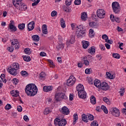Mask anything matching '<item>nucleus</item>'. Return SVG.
Instances as JSON below:
<instances>
[{
    "label": "nucleus",
    "mask_w": 126,
    "mask_h": 126,
    "mask_svg": "<svg viewBox=\"0 0 126 126\" xmlns=\"http://www.w3.org/2000/svg\"><path fill=\"white\" fill-rule=\"evenodd\" d=\"M25 93L28 96L32 97L35 96L38 92V88L37 86L33 84H29L26 86L25 89Z\"/></svg>",
    "instance_id": "obj_1"
},
{
    "label": "nucleus",
    "mask_w": 126,
    "mask_h": 126,
    "mask_svg": "<svg viewBox=\"0 0 126 126\" xmlns=\"http://www.w3.org/2000/svg\"><path fill=\"white\" fill-rule=\"evenodd\" d=\"M66 124V120L64 119L57 118L54 120V125L56 126H65Z\"/></svg>",
    "instance_id": "obj_2"
},
{
    "label": "nucleus",
    "mask_w": 126,
    "mask_h": 126,
    "mask_svg": "<svg viewBox=\"0 0 126 126\" xmlns=\"http://www.w3.org/2000/svg\"><path fill=\"white\" fill-rule=\"evenodd\" d=\"M55 100L57 102H60L62 100H66L67 99V96L65 95V94L63 93H59L56 94L55 96Z\"/></svg>",
    "instance_id": "obj_3"
},
{
    "label": "nucleus",
    "mask_w": 126,
    "mask_h": 126,
    "mask_svg": "<svg viewBox=\"0 0 126 126\" xmlns=\"http://www.w3.org/2000/svg\"><path fill=\"white\" fill-rule=\"evenodd\" d=\"M112 9L115 14H119L121 12V7L120 4L117 1L113 2L112 4Z\"/></svg>",
    "instance_id": "obj_4"
},
{
    "label": "nucleus",
    "mask_w": 126,
    "mask_h": 126,
    "mask_svg": "<svg viewBox=\"0 0 126 126\" xmlns=\"http://www.w3.org/2000/svg\"><path fill=\"white\" fill-rule=\"evenodd\" d=\"M76 81V79L73 76H70L68 80H67L66 85L71 87L73 85H74Z\"/></svg>",
    "instance_id": "obj_5"
},
{
    "label": "nucleus",
    "mask_w": 126,
    "mask_h": 126,
    "mask_svg": "<svg viewBox=\"0 0 126 126\" xmlns=\"http://www.w3.org/2000/svg\"><path fill=\"white\" fill-rule=\"evenodd\" d=\"M96 15L98 18H105L106 15V12L104 9H99L96 11Z\"/></svg>",
    "instance_id": "obj_6"
},
{
    "label": "nucleus",
    "mask_w": 126,
    "mask_h": 126,
    "mask_svg": "<svg viewBox=\"0 0 126 126\" xmlns=\"http://www.w3.org/2000/svg\"><path fill=\"white\" fill-rule=\"evenodd\" d=\"M13 23H14V22L11 20L8 27V29L10 30L11 32H16V31H17V29L16 28V27L13 25Z\"/></svg>",
    "instance_id": "obj_7"
},
{
    "label": "nucleus",
    "mask_w": 126,
    "mask_h": 126,
    "mask_svg": "<svg viewBox=\"0 0 126 126\" xmlns=\"http://www.w3.org/2000/svg\"><path fill=\"white\" fill-rule=\"evenodd\" d=\"M100 87L101 90H103V91H107V90H109L110 89L109 85H108V83L105 82L101 83Z\"/></svg>",
    "instance_id": "obj_8"
},
{
    "label": "nucleus",
    "mask_w": 126,
    "mask_h": 126,
    "mask_svg": "<svg viewBox=\"0 0 126 126\" xmlns=\"http://www.w3.org/2000/svg\"><path fill=\"white\" fill-rule=\"evenodd\" d=\"M60 112L65 116H67V115L69 114V109L66 106L63 107L61 110H60Z\"/></svg>",
    "instance_id": "obj_9"
},
{
    "label": "nucleus",
    "mask_w": 126,
    "mask_h": 126,
    "mask_svg": "<svg viewBox=\"0 0 126 126\" xmlns=\"http://www.w3.org/2000/svg\"><path fill=\"white\" fill-rule=\"evenodd\" d=\"M112 115L114 117H119L120 116V110L119 109L114 107L112 109Z\"/></svg>",
    "instance_id": "obj_10"
},
{
    "label": "nucleus",
    "mask_w": 126,
    "mask_h": 126,
    "mask_svg": "<svg viewBox=\"0 0 126 126\" xmlns=\"http://www.w3.org/2000/svg\"><path fill=\"white\" fill-rule=\"evenodd\" d=\"M14 6L17 9L22 3V0H12Z\"/></svg>",
    "instance_id": "obj_11"
},
{
    "label": "nucleus",
    "mask_w": 126,
    "mask_h": 126,
    "mask_svg": "<svg viewBox=\"0 0 126 126\" xmlns=\"http://www.w3.org/2000/svg\"><path fill=\"white\" fill-rule=\"evenodd\" d=\"M78 95L81 99H85L87 96V94L85 91H82L78 92Z\"/></svg>",
    "instance_id": "obj_12"
},
{
    "label": "nucleus",
    "mask_w": 126,
    "mask_h": 126,
    "mask_svg": "<svg viewBox=\"0 0 126 126\" xmlns=\"http://www.w3.org/2000/svg\"><path fill=\"white\" fill-rule=\"evenodd\" d=\"M35 27V22L32 21L28 24V31H32Z\"/></svg>",
    "instance_id": "obj_13"
},
{
    "label": "nucleus",
    "mask_w": 126,
    "mask_h": 126,
    "mask_svg": "<svg viewBox=\"0 0 126 126\" xmlns=\"http://www.w3.org/2000/svg\"><path fill=\"white\" fill-rule=\"evenodd\" d=\"M7 71H8L10 74H11L12 75L15 76L17 75V74H18V72H17V70L13 68H11V67L7 69Z\"/></svg>",
    "instance_id": "obj_14"
},
{
    "label": "nucleus",
    "mask_w": 126,
    "mask_h": 126,
    "mask_svg": "<svg viewBox=\"0 0 126 126\" xmlns=\"http://www.w3.org/2000/svg\"><path fill=\"white\" fill-rule=\"evenodd\" d=\"M85 31H77L76 32L77 38H81L83 37V35H85Z\"/></svg>",
    "instance_id": "obj_15"
},
{
    "label": "nucleus",
    "mask_w": 126,
    "mask_h": 126,
    "mask_svg": "<svg viewBox=\"0 0 126 126\" xmlns=\"http://www.w3.org/2000/svg\"><path fill=\"white\" fill-rule=\"evenodd\" d=\"M75 41V38L74 37V36L71 35L70 39L69 41L66 42V45L67 46H69V45H71L72 44H74V42Z\"/></svg>",
    "instance_id": "obj_16"
},
{
    "label": "nucleus",
    "mask_w": 126,
    "mask_h": 126,
    "mask_svg": "<svg viewBox=\"0 0 126 126\" xmlns=\"http://www.w3.org/2000/svg\"><path fill=\"white\" fill-rule=\"evenodd\" d=\"M43 90L44 92H50L53 90V87L51 86H45L43 88Z\"/></svg>",
    "instance_id": "obj_17"
},
{
    "label": "nucleus",
    "mask_w": 126,
    "mask_h": 126,
    "mask_svg": "<svg viewBox=\"0 0 126 126\" xmlns=\"http://www.w3.org/2000/svg\"><path fill=\"white\" fill-rule=\"evenodd\" d=\"M17 9H18L19 10L25 11L27 9V6L22 2L21 5L19 6V7Z\"/></svg>",
    "instance_id": "obj_18"
},
{
    "label": "nucleus",
    "mask_w": 126,
    "mask_h": 126,
    "mask_svg": "<svg viewBox=\"0 0 126 126\" xmlns=\"http://www.w3.org/2000/svg\"><path fill=\"white\" fill-rule=\"evenodd\" d=\"M46 76H47L46 73L42 71L39 74V76L38 78L39 79H40V80H45V79L46 78Z\"/></svg>",
    "instance_id": "obj_19"
},
{
    "label": "nucleus",
    "mask_w": 126,
    "mask_h": 126,
    "mask_svg": "<svg viewBox=\"0 0 126 126\" xmlns=\"http://www.w3.org/2000/svg\"><path fill=\"white\" fill-rule=\"evenodd\" d=\"M76 90L79 92L80 91H84V86H83L81 84L78 85L76 87Z\"/></svg>",
    "instance_id": "obj_20"
},
{
    "label": "nucleus",
    "mask_w": 126,
    "mask_h": 126,
    "mask_svg": "<svg viewBox=\"0 0 126 126\" xmlns=\"http://www.w3.org/2000/svg\"><path fill=\"white\" fill-rule=\"evenodd\" d=\"M42 31L43 34H48V28L47 27V25H43L42 26Z\"/></svg>",
    "instance_id": "obj_21"
},
{
    "label": "nucleus",
    "mask_w": 126,
    "mask_h": 126,
    "mask_svg": "<svg viewBox=\"0 0 126 126\" xmlns=\"http://www.w3.org/2000/svg\"><path fill=\"white\" fill-rule=\"evenodd\" d=\"M11 94L13 97H18L19 96V92L13 90L11 91Z\"/></svg>",
    "instance_id": "obj_22"
},
{
    "label": "nucleus",
    "mask_w": 126,
    "mask_h": 126,
    "mask_svg": "<svg viewBox=\"0 0 126 126\" xmlns=\"http://www.w3.org/2000/svg\"><path fill=\"white\" fill-rule=\"evenodd\" d=\"M94 85L95 87H100L101 86V82L98 79H96L94 81Z\"/></svg>",
    "instance_id": "obj_23"
},
{
    "label": "nucleus",
    "mask_w": 126,
    "mask_h": 126,
    "mask_svg": "<svg viewBox=\"0 0 126 126\" xmlns=\"http://www.w3.org/2000/svg\"><path fill=\"white\" fill-rule=\"evenodd\" d=\"M88 53L91 54V55H94V54H95V48H94V46H92L88 50Z\"/></svg>",
    "instance_id": "obj_24"
},
{
    "label": "nucleus",
    "mask_w": 126,
    "mask_h": 126,
    "mask_svg": "<svg viewBox=\"0 0 126 126\" xmlns=\"http://www.w3.org/2000/svg\"><path fill=\"white\" fill-rule=\"evenodd\" d=\"M81 19L84 21H86L87 19V13L85 12L82 13L81 14Z\"/></svg>",
    "instance_id": "obj_25"
},
{
    "label": "nucleus",
    "mask_w": 126,
    "mask_h": 126,
    "mask_svg": "<svg viewBox=\"0 0 126 126\" xmlns=\"http://www.w3.org/2000/svg\"><path fill=\"white\" fill-rule=\"evenodd\" d=\"M32 39L34 42H39L40 41V37L38 35H32Z\"/></svg>",
    "instance_id": "obj_26"
},
{
    "label": "nucleus",
    "mask_w": 126,
    "mask_h": 126,
    "mask_svg": "<svg viewBox=\"0 0 126 126\" xmlns=\"http://www.w3.org/2000/svg\"><path fill=\"white\" fill-rule=\"evenodd\" d=\"M90 101L91 104L95 105V104H96V98L95 97V96L92 95L90 97Z\"/></svg>",
    "instance_id": "obj_27"
},
{
    "label": "nucleus",
    "mask_w": 126,
    "mask_h": 126,
    "mask_svg": "<svg viewBox=\"0 0 126 126\" xmlns=\"http://www.w3.org/2000/svg\"><path fill=\"white\" fill-rule=\"evenodd\" d=\"M88 117L85 114H83L82 115V119L83 122L85 123H88Z\"/></svg>",
    "instance_id": "obj_28"
},
{
    "label": "nucleus",
    "mask_w": 126,
    "mask_h": 126,
    "mask_svg": "<svg viewBox=\"0 0 126 126\" xmlns=\"http://www.w3.org/2000/svg\"><path fill=\"white\" fill-rule=\"evenodd\" d=\"M78 28L77 31H86V29L85 27H83L82 25H79L77 27Z\"/></svg>",
    "instance_id": "obj_29"
},
{
    "label": "nucleus",
    "mask_w": 126,
    "mask_h": 126,
    "mask_svg": "<svg viewBox=\"0 0 126 126\" xmlns=\"http://www.w3.org/2000/svg\"><path fill=\"white\" fill-rule=\"evenodd\" d=\"M63 10L65 12H71V8L70 7H69L68 6H64L63 7Z\"/></svg>",
    "instance_id": "obj_30"
},
{
    "label": "nucleus",
    "mask_w": 126,
    "mask_h": 126,
    "mask_svg": "<svg viewBox=\"0 0 126 126\" xmlns=\"http://www.w3.org/2000/svg\"><path fill=\"white\" fill-rule=\"evenodd\" d=\"M89 45H90L89 41H86L83 43V48H84V49H87V48L89 47Z\"/></svg>",
    "instance_id": "obj_31"
},
{
    "label": "nucleus",
    "mask_w": 126,
    "mask_h": 126,
    "mask_svg": "<svg viewBox=\"0 0 126 126\" xmlns=\"http://www.w3.org/2000/svg\"><path fill=\"white\" fill-rule=\"evenodd\" d=\"M89 35L91 38H93L95 36V33H94V31L93 29H91L89 31Z\"/></svg>",
    "instance_id": "obj_32"
},
{
    "label": "nucleus",
    "mask_w": 126,
    "mask_h": 126,
    "mask_svg": "<svg viewBox=\"0 0 126 126\" xmlns=\"http://www.w3.org/2000/svg\"><path fill=\"white\" fill-rule=\"evenodd\" d=\"M21 75L22 76H23V77H27V76L29 75V74L27 71L23 70L21 72Z\"/></svg>",
    "instance_id": "obj_33"
},
{
    "label": "nucleus",
    "mask_w": 126,
    "mask_h": 126,
    "mask_svg": "<svg viewBox=\"0 0 126 126\" xmlns=\"http://www.w3.org/2000/svg\"><path fill=\"white\" fill-rule=\"evenodd\" d=\"M63 48H64V44L62 43H59L57 46V49L58 51H59L60 49H63Z\"/></svg>",
    "instance_id": "obj_34"
},
{
    "label": "nucleus",
    "mask_w": 126,
    "mask_h": 126,
    "mask_svg": "<svg viewBox=\"0 0 126 126\" xmlns=\"http://www.w3.org/2000/svg\"><path fill=\"white\" fill-rule=\"evenodd\" d=\"M60 22L62 28H65V22H64V20H63V18L61 19Z\"/></svg>",
    "instance_id": "obj_35"
},
{
    "label": "nucleus",
    "mask_w": 126,
    "mask_h": 126,
    "mask_svg": "<svg viewBox=\"0 0 126 126\" xmlns=\"http://www.w3.org/2000/svg\"><path fill=\"white\" fill-rule=\"evenodd\" d=\"M78 120V115L76 114H74L73 115V125H75L76 123V121Z\"/></svg>",
    "instance_id": "obj_36"
},
{
    "label": "nucleus",
    "mask_w": 126,
    "mask_h": 126,
    "mask_svg": "<svg viewBox=\"0 0 126 126\" xmlns=\"http://www.w3.org/2000/svg\"><path fill=\"white\" fill-rule=\"evenodd\" d=\"M18 27L20 30H24L25 29V24L24 23L19 24Z\"/></svg>",
    "instance_id": "obj_37"
},
{
    "label": "nucleus",
    "mask_w": 126,
    "mask_h": 126,
    "mask_svg": "<svg viewBox=\"0 0 126 126\" xmlns=\"http://www.w3.org/2000/svg\"><path fill=\"white\" fill-rule=\"evenodd\" d=\"M12 68H14V69H16V70H17V69H19V64L18 63H14L13 64Z\"/></svg>",
    "instance_id": "obj_38"
},
{
    "label": "nucleus",
    "mask_w": 126,
    "mask_h": 126,
    "mask_svg": "<svg viewBox=\"0 0 126 126\" xmlns=\"http://www.w3.org/2000/svg\"><path fill=\"white\" fill-rule=\"evenodd\" d=\"M83 62H84V64L85 65H89V61L87 60V57H84L83 59Z\"/></svg>",
    "instance_id": "obj_39"
},
{
    "label": "nucleus",
    "mask_w": 126,
    "mask_h": 126,
    "mask_svg": "<svg viewBox=\"0 0 126 126\" xmlns=\"http://www.w3.org/2000/svg\"><path fill=\"white\" fill-rule=\"evenodd\" d=\"M89 26H91V27H92V28H95V26H97V23L95 22H92L91 23H89Z\"/></svg>",
    "instance_id": "obj_40"
},
{
    "label": "nucleus",
    "mask_w": 126,
    "mask_h": 126,
    "mask_svg": "<svg viewBox=\"0 0 126 126\" xmlns=\"http://www.w3.org/2000/svg\"><path fill=\"white\" fill-rule=\"evenodd\" d=\"M101 110H102V111H103L105 114H108V109H107V107H106V106H105L104 105H102L101 107Z\"/></svg>",
    "instance_id": "obj_41"
},
{
    "label": "nucleus",
    "mask_w": 126,
    "mask_h": 126,
    "mask_svg": "<svg viewBox=\"0 0 126 126\" xmlns=\"http://www.w3.org/2000/svg\"><path fill=\"white\" fill-rule=\"evenodd\" d=\"M0 78L4 83H6V80L5 79V75L4 74H1L0 75Z\"/></svg>",
    "instance_id": "obj_42"
},
{
    "label": "nucleus",
    "mask_w": 126,
    "mask_h": 126,
    "mask_svg": "<svg viewBox=\"0 0 126 126\" xmlns=\"http://www.w3.org/2000/svg\"><path fill=\"white\" fill-rule=\"evenodd\" d=\"M103 100L104 101V102L106 103L107 105H111V101H110V100L108 99L107 97H104L103 98Z\"/></svg>",
    "instance_id": "obj_43"
},
{
    "label": "nucleus",
    "mask_w": 126,
    "mask_h": 126,
    "mask_svg": "<svg viewBox=\"0 0 126 126\" xmlns=\"http://www.w3.org/2000/svg\"><path fill=\"white\" fill-rule=\"evenodd\" d=\"M106 75L107 77L109 78V79H114L115 78V77H114V75L111 74V73L107 72H106Z\"/></svg>",
    "instance_id": "obj_44"
},
{
    "label": "nucleus",
    "mask_w": 126,
    "mask_h": 126,
    "mask_svg": "<svg viewBox=\"0 0 126 126\" xmlns=\"http://www.w3.org/2000/svg\"><path fill=\"white\" fill-rule=\"evenodd\" d=\"M24 52L27 55H30L32 53L31 50H30V48H25L24 50Z\"/></svg>",
    "instance_id": "obj_45"
},
{
    "label": "nucleus",
    "mask_w": 126,
    "mask_h": 126,
    "mask_svg": "<svg viewBox=\"0 0 126 126\" xmlns=\"http://www.w3.org/2000/svg\"><path fill=\"white\" fill-rule=\"evenodd\" d=\"M23 60L25 62H30V61H31V58H30V56H25L23 57Z\"/></svg>",
    "instance_id": "obj_46"
},
{
    "label": "nucleus",
    "mask_w": 126,
    "mask_h": 126,
    "mask_svg": "<svg viewBox=\"0 0 126 126\" xmlns=\"http://www.w3.org/2000/svg\"><path fill=\"white\" fill-rule=\"evenodd\" d=\"M86 74H90L92 73V69L91 68H87L85 70Z\"/></svg>",
    "instance_id": "obj_47"
},
{
    "label": "nucleus",
    "mask_w": 126,
    "mask_h": 126,
    "mask_svg": "<svg viewBox=\"0 0 126 126\" xmlns=\"http://www.w3.org/2000/svg\"><path fill=\"white\" fill-rule=\"evenodd\" d=\"M113 58H114L115 59H120V54L118 53H113L112 54Z\"/></svg>",
    "instance_id": "obj_48"
},
{
    "label": "nucleus",
    "mask_w": 126,
    "mask_h": 126,
    "mask_svg": "<svg viewBox=\"0 0 126 126\" xmlns=\"http://www.w3.org/2000/svg\"><path fill=\"white\" fill-rule=\"evenodd\" d=\"M50 113H52V111L49 108H46L44 112V115H48V114H50Z\"/></svg>",
    "instance_id": "obj_49"
},
{
    "label": "nucleus",
    "mask_w": 126,
    "mask_h": 126,
    "mask_svg": "<svg viewBox=\"0 0 126 126\" xmlns=\"http://www.w3.org/2000/svg\"><path fill=\"white\" fill-rule=\"evenodd\" d=\"M48 63L51 67H55V64L54 63V62H53L52 60H48Z\"/></svg>",
    "instance_id": "obj_50"
},
{
    "label": "nucleus",
    "mask_w": 126,
    "mask_h": 126,
    "mask_svg": "<svg viewBox=\"0 0 126 126\" xmlns=\"http://www.w3.org/2000/svg\"><path fill=\"white\" fill-rule=\"evenodd\" d=\"M102 38L103 40H105V42H107V40L109 39V37H108L107 34H103L102 35Z\"/></svg>",
    "instance_id": "obj_51"
},
{
    "label": "nucleus",
    "mask_w": 126,
    "mask_h": 126,
    "mask_svg": "<svg viewBox=\"0 0 126 126\" xmlns=\"http://www.w3.org/2000/svg\"><path fill=\"white\" fill-rule=\"evenodd\" d=\"M72 1L71 0H66L65 2L66 5H67V6H69V5L71 4Z\"/></svg>",
    "instance_id": "obj_52"
},
{
    "label": "nucleus",
    "mask_w": 126,
    "mask_h": 126,
    "mask_svg": "<svg viewBox=\"0 0 126 126\" xmlns=\"http://www.w3.org/2000/svg\"><path fill=\"white\" fill-rule=\"evenodd\" d=\"M18 43V41L17 39H13L12 42H11V45L12 46H14V45H16Z\"/></svg>",
    "instance_id": "obj_53"
},
{
    "label": "nucleus",
    "mask_w": 126,
    "mask_h": 126,
    "mask_svg": "<svg viewBox=\"0 0 126 126\" xmlns=\"http://www.w3.org/2000/svg\"><path fill=\"white\" fill-rule=\"evenodd\" d=\"M120 96H124L125 93V89H121L119 92Z\"/></svg>",
    "instance_id": "obj_54"
},
{
    "label": "nucleus",
    "mask_w": 126,
    "mask_h": 126,
    "mask_svg": "<svg viewBox=\"0 0 126 126\" xmlns=\"http://www.w3.org/2000/svg\"><path fill=\"white\" fill-rule=\"evenodd\" d=\"M91 126H98V123L96 121H94L91 124Z\"/></svg>",
    "instance_id": "obj_55"
},
{
    "label": "nucleus",
    "mask_w": 126,
    "mask_h": 126,
    "mask_svg": "<svg viewBox=\"0 0 126 126\" xmlns=\"http://www.w3.org/2000/svg\"><path fill=\"white\" fill-rule=\"evenodd\" d=\"M81 3V0H75L74 1V4L75 5H79Z\"/></svg>",
    "instance_id": "obj_56"
},
{
    "label": "nucleus",
    "mask_w": 126,
    "mask_h": 126,
    "mask_svg": "<svg viewBox=\"0 0 126 126\" xmlns=\"http://www.w3.org/2000/svg\"><path fill=\"white\" fill-rule=\"evenodd\" d=\"M5 110H10V109H11V105H10L9 104H7L5 106Z\"/></svg>",
    "instance_id": "obj_57"
},
{
    "label": "nucleus",
    "mask_w": 126,
    "mask_h": 126,
    "mask_svg": "<svg viewBox=\"0 0 126 126\" xmlns=\"http://www.w3.org/2000/svg\"><path fill=\"white\" fill-rule=\"evenodd\" d=\"M88 120H89V121H93L94 120V116L91 114H90L88 116Z\"/></svg>",
    "instance_id": "obj_58"
},
{
    "label": "nucleus",
    "mask_w": 126,
    "mask_h": 126,
    "mask_svg": "<svg viewBox=\"0 0 126 126\" xmlns=\"http://www.w3.org/2000/svg\"><path fill=\"white\" fill-rule=\"evenodd\" d=\"M40 0H37V1H35L32 3V6H35V5H37V4L40 2Z\"/></svg>",
    "instance_id": "obj_59"
},
{
    "label": "nucleus",
    "mask_w": 126,
    "mask_h": 126,
    "mask_svg": "<svg viewBox=\"0 0 126 126\" xmlns=\"http://www.w3.org/2000/svg\"><path fill=\"white\" fill-rule=\"evenodd\" d=\"M12 81L13 84H15V85H16L18 83V80L17 78H14Z\"/></svg>",
    "instance_id": "obj_60"
},
{
    "label": "nucleus",
    "mask_w": 126,
    "mask_h": 126,
    "mask_svg": "<svg viewBox=\"0 0 126 126\" xmlns=\"http://www.w3.org/2000/svg\"><path fill=\"white\" fill-rule=\"evenodd\" d=\"M114 21H116V22H117V23H120L121 22V21L120 20V18L114 17Z\"/></svg>",
    "instance_id": "obj_61"
},
{
    "label": "nucleus",
    "mask_w": 126,
    "mask_h": 126,
    "mask_svg": "<svg viewBox=\"0 0 126 126\" xmlns=\"http://www.w3.org/2000/svg\"><path fill=\"white\" fill-rule=\"evenodd\" d=\"M24 120L25 121V122H29V118H28V116L26 115L24 116Z\"/></svg>",
    "instance_id": "obj_62"
},
{
    "label": "nucleus",
    "mask_w": 126,
    "mask_h": 126,
    "mask_svg": "<svg viewBox=\"0 0 126 126\" xmlns=\"http://www.w3.org/2000/svg\"><path fill=\"white\" fill-rule=\"evenodd\" d=\"M56 15H57V11L54 10L51 12V16L54 17L56 16Z\"/></svg>",
    "instance_id": "obj_63"
},
{
    "label": "nucleus",
    "mask_w": 126,
    "mask_h": 126,
    "mask_svg": "<svg viewBox=\"0 0 126 126\" xmlns=\"http://www.w3.org/2000/svg\"><path fill=\"white\" fill-rule=\"evenodd\" d=\"M17 111L18 112H22V107H21V106H20V105L18 106Z\"/></svg>",
    "instance_id": "obj_64"
}]
</instances>
